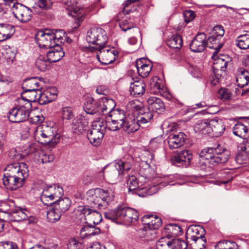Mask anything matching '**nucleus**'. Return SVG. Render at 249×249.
<instances>
[{"label": "nucleus", "mask_w": 249, "mask_h": 249, "mask_svg": "<svg viewBox=\"0 0 249 249\" xmlns=\"http://www.w3.org/2000/svg\"><path fill=\"white\" fill-rule=\"evenodd\" d=\"M106 31L101 28L94 27L89 30L87 34V42L95 46L90 48L91 51L98 50L96 57L99 61L104 65L113 62L118 57V53L114 48L109 49L105 45L107 41Z\"/></svg>", "instance_id": "f257e3e1"}, {"label": "nucleus", "mask_w": 249, "mask_h": 249, "mask_svg": "<svg viewBox=\"0 0 249 249\" xmlns=\"http://www.w3.org/2000/svg\"><path fill=\"white\" fill-rule=\"evenodd\" d=\"M28 166L24 163H14L8 165L3 174V185L8 189L16 190L23 185L24 181L28 177Z\"/></svg>", "instance_id": "f03ea898"}, {"label": "nucleus", "mask_w": 249, "mask_h": 249, "mask_svg": "<svg viewBox=\"0 0 249 249\" xmlns=\"http://www.w3.org/2000/svg\"><path fill=\"white\" fill-rule=\"evenodd\" d=\"M64 34L63 30L45 29L39 30L36 33L35 40L40 48L48 49L62 43Z\"/></svg>", "instance_id": "7ed1b4c3"}, {"label": "nucleus", "mask_w": 249, "mask_h": 249, "mask_svg": "<svg viewBox=\"0 0 249 249\" xmlns=\"http://www.w3.org/2000/svg\"><path fill=\"white\" fill-rule=\"evenodd\" d=\"M114 195L111 191L100 188L89 190L87 192V199L92 208L105 209L113 200Z\"/></svg>", "instance_id": "20e7f679"}, {"label": "nucleus", "mask_w": 249, "mask_h": 249, "mask_svg": "<svg viewBox=\"0 0 249 249\" xmlns=\"http://www.w3.org/2000/svg\"><path fill=\"white\" fill-rule=\"evenodd\" d=\"M33 133L35 141L43 145L54 146L59 142L60 136L55 135L53 127L46 124L34 127Z\"/></svg>", "instance_id": "39448f33"}, {"label": "nucleus", "mask_w": 249, "mask_h": 249, "mask_svg": "<svg viewBox=\"0 0 249 249\" xmlns=\"http://www.w3.org/2000/svg\"><path fill=\"white\" fill-rule=\"evenodd\" d=\"M107 128L103 120H99L92 122L91 129L87 133V137L91 144L98 146L101 142Z\"/></svg>", "instance_id": "423d86ee"}, {"label": "nucleus", "mask_w": 249, "mask_h": 249, "mask_svg": "<svg viewBox=\"0 0 249 249\" xmlns=\"http://www.w3.org/2000/svg\"><path fill=\"white\" fill-rule=\"evenodd\" d=\"M63 195V188L59 185L53 184L47 185L43 189L40 196L42 202L45 205H50L52 202L47 203L49 200L53 201L55 198H60Z\"/></svg>", "instance_id": "0eeeda50"}, {"label": "nucleus", "mask_w": 249, "mask_h": 249, "mask_svg": "<svg viewBox=\"0 0 249 249\" xmlns=\"http://www.w3.org/2000/svg\"><path fill=\"white\" fill-rule=\"evenodd\" d=\"M214 153L207 162L210 164V168L217 165L218 164H223L229 159L230 152L226 148H222L219 145L215 147Z\"/></svg>", "instance_id": "6e6552de"}, {"label": "nucleus", "mask_w": 249, "mask_h": 249, "mask_svg": "<svg viewBox=\"0 0 249 249\" xmlns=\"http://www.w3.org/2000/svg\"><path fill=\"white\" fill-rule=\"evenodd\" d=\"M12 12L14 17L23 23L31 20L33 17L31 9L20 3L13 4Z\"/></svg>", "instance_id": "1a4fd4ad"}, {"label": "nucleus", "mask_w": 249, "mask_h": 249, "mask_svg": "<svg viewBox=\"0 0 249 249\" xmlns=\"http://www.w3.org/2000/svg\"><path fill=\"white\" fill-rule=\"evenodd\" d=\"M127 183L128 185L129 193L136 194L142 197L150 196L152 194L148 188L140 187L137 178L134 176L129 177L127 180Z\"/></svg>", "instance_id": "9d476101"}, {"label": "nucleus", "mask_w": 249, "mask_h": 249, "mask_svg": "<svg viewBox=\"0 0 249 249\" xmlns=\"http://www.w3.org/2000/svg\"><path fill=\"white\" fill-rule=\"evenodd\" d=\"M119 220L126 223H132L139 217L138 212L130 207H119Z\"/></svg>", "instance_id": "9b49d317"}, {"label": "nucleus", "mask_w": 249, "mask_h": 249, "mask_svg": "<svg viewBox=\"0 0 249 249\" xmlns=\"http://www.w3.org/2000/svg\"><path fill=\"white\" fill-rule=\"evenodd\" d=\"M231 61V58L227 55H222L216 58L213 62V69L214 76L217 80L221 77V72H224L228 64Z\"/></svg>", "instance_id": "f8f14e48"}, {"label": "nucleus", "mask_w": 249, "mask_h": 249, "mask_svg": "<svg viewBox=\"0 0 249 249\" xmlns=\"http://www.w3.org/2000/svg\"><path fill=\"white\" fill-rule=\"evenodd\" d=\"M192 158V155L189 150H183L175 154L172 157L174 164L182 167H188Z\"/></svg>", "instance_id": "ddd939ff"}, {"label": "nucleus", "mask_w": 249, "mask_h": 249, "mask_svg": "<svg viewBox=\"0 0 249 249\" xmlns=\"http://www.w3.org/2000/svg\"><path fill=\"white\" fill-rule=\"evenodd\" d=\"M207 46V36L203 33H198L192 41L190 49L192 52L199 53L203 52Z\"/></svg>", "instance_id": "4468645a"}, {"label": "nucleus", "mask_w": 249, "mask_h": 249, "mask_svg": "<svg viewBox=\"0 0 249 249\" xmlns=\"http://www.w3.org/2000/svg\"><path fill=\"white\" fill-rule=\"evenodd\" d=\"M114 166L116 170H114L112 175L109 176L107 172L105 173L111 179L115 178L118 175L125 174L126 172L128 171L131 168V161H127L125 159L121 160L116 161Z\"/></svg>", "instance_id": "2eb2a0df"}, {"label": "nucleus", "mask_w": 249, "mask_h": 249, "mask_svg": "<svg viewBox=\"0 0 249 249\" xmlns=\"http://www.w3.org/2000/svg\"><path fill=\"white\" fill-rule=\"evenodd\" d=\"M185 139L186 135L183 133L171 134L167 139L170 149H173L180 147L183 145Z\"/></svg>", "instance_id": "dca6fc26"}, {"label": "nucleus", "mask_w": 249, "mask_h": 249, "mask_svg": "<svg viewBox=\"0 0 249 249\" xmlns=\"http://www.w3.org/2000/svg\"><path fill=\"white\" fill-rule=\"evenodd\" d=\"M47 52L46 56L52 63L60 60L64 56L65 53L60 44L51 47Z\"/></svg>", "instance_id": "f3484780"}, {"label": "nucleus", "mask_w": 249, "mask_h": 249, "mask_svg": "<svg viewBox=\"0 0 249 249\" xmlns=\"http://www.w3.org/2000/svg\"><path fill=\"white\" fill-rule=\"evenodd\" d=\"M29 110H10L8 118L10 122L19 123L27 119L31 115Z\"/></svg>", "instance_id": "a211bd4d"}, {"label": "nucleus", "mask_w": 249, "mask_h": 249, "mask_svg": "<svg viewBox=\"0 0 249 249\" xmlns=\"http://www.w3.org/2000/svg\"><path fill=\"white\" fill-rule=\"evenodd\" d=\"M15 210L11 214L7 215V221H20L26 220L28 218V210L26 208H22L16 206Z\"/></svg>", "instance_id": "6ab92c4d"}, {"label": "nucleus", "mask_w": 249, "mask_h": 249, "mask_svg": "<svg viewBox=\"0 0 249 249\" xmlns=\"http://www.w3.org/2000/svg\"><path fill=\"white\" fill-rule=\"evenodd\" d=\"M140 126L138 120H136L132 113H131L128 114L127 118L122 128L126 133L130 134L138 130Z\"/></svg>", "instance_id": "aec40b11"}, {"label": "nucleus", "mask_w": 249, "mask_h": 249, "mask_svg": "<svg viewBox=\"0 0 249 249\" xmlns=\"http://www.w3.org/2000/svg\"><path fill=\"white\" fill-rule=\"evenodd\" d=\"M136 66L138 72L142 77L148 76L153 67L150 61L146 62L143 58L137 60L136 62Z\"/></svg>", "instance_id": "412c9836"}, {"label": "nucleus", "mask_w": 249, "mask_h": 249, "mask_svg": "<svg viewBox=\"0 0 249 249\" xmlns=\"http://www.w3.org/2000/svg\"><path fill=\"white\" fill-rule=\"evenodd\" d=\"M211 134L215 137L221 136L225 130V126L221 119H214L209 122Z\"/></svg>", "instance_id": "4be33fe9"}, {"label": "nucleus", "mask_w": 249, "mask_h": 249, "mask_svg": "<svg viewBox=\"0 0 249 249\" xmlns=\"http://www.w3.org/2000/svg\"><path fill=\"white\" fill-rule=\"evenodd\" d=\"M142 221L145 222L144 224L150 230L158 229L162 223L161 219L156 215H144L142 218Z\"/></svg>", "instance_id": "5701e85b"}, {"label": "nucleus", "mask_w": 249, "mask_h": 249, "mask_svg": "<svg viewBox=\"0 0 249 249\" xmlns=\"http://www.w3.org/2000/svg\"><path fill=\"white\" fill-rule=\"evenodd\" d=\"M236 81L239 87L243 88L249 82V72L244 68H239L236 73Z\"/></svg>", "instance_id": "b1692460"}, {"label": "nucleus", "mask_w": 249, "mask_h": 249, "mask_svg": "<svg viewBox=\"0 0 249 249\" xmlns=\"http://www.w3.org/2000/svg\"><path fill=\"white\" fill-rule=\"evenodd\" d=\"M128 114L130 113L124 110H110L107 114V116L112 119L113 122H117L118 124L123 122L124 124L127 118Z\"/></svg>", "instance_id": "393cba45"}, {"label": "nucleus", "mask_w": 249, "mask_h": 249, "mask_svg": "<svg viewBox=\"0 0 249 249\" xmlns=\"http://www.w3.org/2000/svg\"><path fill=\"white\" fill-rule=\"evenodd\" d=\"M14 27L9 24H0V42L9 38L15 33Z\"/></svg>", "instance_id": "a878e982"}, {"label": "nucleus", "mask_w": 249, "mask_h": 249, "mask_svg": "<svg viewBox=\"0 0 249 249\" xmlns=\"http://www.w3.org/2000/svg\"><path fill=\"white\" fill-rule=\"evenodd\" d=\"M88 125V123L83 118L76 117L72 122V130L74 133L79 134L85 131Z\"/></svg>", "instance_id": "bb28decb"}, {"label": "nucleus", "mask_w": 249, "mask_h": 249, "mask_svg": "<svg viewBox=\"0 0 249 249\" xmlns=\"http://www.w3.org/2000/svg\"><path fill=\"white\" fill-rule=\"evenodd\" d=\"M145 85L142 80L131 83L130 92L131 95L136 96L143 94L145 92Z\"/></svg>", "instance_id": "cd10ccee"}, {"label": "nucleus", "mask_w": 249, "mask_h": 249, "mask_svg": "<svg viewBox=\"0 0 249 249\" xmlns=\"http://www.w3.org/2000/svg\"><path fill=\"white\" fill-rule=\"evenodd\" d=\"M204 229L201 227L190 226L186 231V239L187 240H195L196 238L199 237L201 234H204Z\"/></svg>", "instance_id": "c85d7f7f"}, {"label": "nucleus", "mask_w": 249, "mask_h": 249, "mask_svg": "<svg viewBox=\"0 0 249 249\" xmlns=\"http://www.w3.org/2000/svg\"><path fill=\"white\" fill-rule=\"evenodd\" d=\"M51 62L47 57L40 55L37 57L35 61L36 67L41 71H45L51 68Z\"/></svg>", "instance_id": "c756f323"}, {"label": "nucleus", "mask_w": 249, "mask_h": 249, "mask_svg": "<svg viewBox=\"0 0 249 249\" xmlns=\"http://www.w3.org/2000/svg\"><path fill=\"white\" fill-rule=\"evenodd\" d=\"M232 130L233 134L240 138L245 139L249 137V128L241 123L236 124Z\"/></svg>", "instance_id": "7c9ffc66"}, {"label": "nucleus", "mask_w": 249, "mask_h": 249, "mask_svg": "<svg viewBox=\"0 0 249 249\" xmlns=\"http://www.w3.org/2000/svg\"><path fill=\"white\" fill-rule=\"evenodd\" d=\"M194 130L196 132L201 133L203 135L211 134V129L209 122L205 120H200L194 126Z\"/></svg>", "instance_id": "2f4dec72"}, {"label": "nucleus", "mask_w": 249, "mask_h": 249, "mask_svg": "<svg viewBox=\"0 0 249 249\" xmlns=\"http://www.w3.org/2000/svg\"><path fill=\"white\" fill-rule=\"evenodd\" d=\"M15 207V202L13 200L3 203L0 209V217H2V215L4 214L3 220L7 221V215L11 214L13 211H15L14 209Z\"/></svg>", "instance_id": "473e14b6"}, {"label": "nucleus", "mask_w": 249, "mask_h": 249, "mask_svg": "<svg viewBox=\"0 0 249 249\" xmlns=\"http://www.w3.org/2000/svg\"><path fill=\"white\" fill-rule=\"evenodd\" d=\"M71 200L68 197H64L55 201L54 203V206L56 207V210H59L62 213L68 211L71 205Z\"/></svg>", "instance_id": "72a5a7b5"}, {"label": "nucleus", "mask_w": 249, "mask_h": 249, "mask_svg": "<svg viewBox=\"0 0 249 249\" xmlns=\"http://www.w3.org/2000/svg\"><path fill=\"white\" fill-rule=\"evenodd\" d=\"M235 44L240 49H249V32L238 36L235 40Z\"/></svg>", "instance_id": "f704fd0d"}, {"label": "nucleus", "mask_w": 249, "mask_h": 249, "mask_svg": "<svg viewBox=\"0 0 249 249\" xmlns=\"http://www.w3.org/2000/svg\"><path fill=\"white\" fill-rule=\"evenodd\" d=\"M100 231V229L98 228H95L91 225H86L81 229L80 234L82 237H88L97 235Z\"/></svg>", "instance_id": "c9c22d12"}, {"label": "nucleus", "mask_w": 249, "mask_h": 249, "mask_svg": "<svg viewBox=\"0 0 249 249\" xmlns=\"http://www.w3.org/2000/svg\"><path fill=\"white\" fill-rule=\"evenodd\" d=\"M224 44V42L221 39L210 36L207 40V45L211 49L215 50L218 52Z\"/></svg>", "instance_id": "e433bc0d"}, {"label": "nucleus", "mask_w": 249, "mask_h": 249, "mask_svg": "<svg viewBox=\"0 0 249 249\" xmlns=\"http://www.w3.org/2000/svg\"><path fill=\"white\" fill-rule=\"evenodd\" d=\"M182 39L178 34L172 35L167 41V45L171 48L180 49L182 46Z\"/></svg>", "instance_id": "4c0bfd02"}, {"label": "nucleus", "mask_w": 249, "mask_h": 249, "mask_svg": "<svg viewBox=\"0 0 249 249\" xmlns=\"http://www.w3.org/2000/svg\"><path fill=\"white\" fill-rule=\"evenodd\" d=\"M192 241V243H191L192 249H203L205 248L206 243L204 234H201L199 237L196 238L195 240H188V241Z\"/></svg>", "instance_id": "58836bf2"}, {"label": "nucleus", "mask_w": 249, "mask_h": 249, "mask_svg": "<svg viewBox=\"0 0 249 249\" xmlns=\"http://www.w3.org/2000/svg\"><path fill=\"white\" fill-rule=\"evenodd\" d=\"M157 249H173L172 245V239L168 237L160 239L156 243Z\"/></svg>", "instance_id": "ea45409f"}, {"label": "nucleus", "mask_w": 249, "mask_h": 249, "mask_svg": "<svg viewBox=\"0 0 249 249\" xmlns=\"http://www.w3.org/2000/svg\"><path fill=\"white\" fill-rule=\"evenodd\" d=\"M62 213L59 210H56V207L54 206L53 209L50 210L47 214V218L50 222H55L59 220Z\"/></svg>", "instance_id": "a19ab883"}, {"label": "nucleus", "mask_w": 249, "mask_h": 249, "mask_svg": "<svg viewBox=\"0 0 249 249\" xmlns=\"http://www.w3.org/2000/svg\"><path fill=\"white\" fill-rule=\"evenodd\" d=\"M149 107L148 109H165L163 102L156 97H151L148 100Z\"/></svg>", "instance_id": "79ce46f5"}, {"label": "nucleus", "mask_w": 249, "mask_h": 249, "mask_svg": "<svg viewBox=\"0 0 249 249\" xmlns=\"http://www.w3.org/2000/svg\"><path fill=\"white\" fill-rule=\"evenodd\" d=\"M22 95L23 96L24 99H26L27 103H26L27 105L32 106L31 102H33L34 103H36L35 102L36 99H37L38 96V93H37V91H25V89H24L23 92L21 93Z\"/></svg>", "instance_id": "37998d69"}, {"label": "nucleus", "mask_w": 249, "mask_h": 249, "mask_svg": "<svg viewBox=\"0 0 249 249\" xmlns=\"http://www.w3.org/2000/svg\"><path fill=\"white\" fill-rule=\"evenodd\" d=\"M94 209L89 208V206H79L76 208V213L78 215H82V217L88 219L89 216L91 214Z\"/></svg>", "instance_id": "c03bdc74"}, {"label": "nucleus", "mask_w": 249, "mask_h": 249, "mask_svg": "<svg viewBox=\"0 0 249 249\" xmlns=\"http://www.w3.org/2000/svg\"><path fill=\"white\" fill-rule=\"evenodd\" d=\"M165 230L168 233L175 236H178L182 233V228L177 224H170L166 226Z\"/></svg>", "instance_id": "a18cd8bd"}, {"label": "nucleus", "mask_w": 249, "mask_h": 249, "mask_svg": "<svg viewBox=\"0 0 249 249\" xmlns=\"http://www.w3.org/2000/svg\"><path fill=\"white\" fill-rule=\"evenodd\" d=\"M235 160L237 163L243 164L247 162L249 160V153L239 149Z\"/></svg>", "instance_id": "49530a36"}, {"label": "nucleus", "mask_w": 249, "mask_h": 249, "mask_svg": "<svg viewBox=\"0 0 249 249\" xmlns=\"http://www.w3.org/2000/svg\"><path fill=\"white\" fill-rule=\"evenodd\" d=\"M154 87L155 89H158V92L165 99L169 100L171 98V95L167 91V89L164 87L163 85H161L157 82L154 84Z\"/></svg>", "instance_id": "de8ad7c7"}, {"label": "nucleus", "mask_w": 249, "mask_h": 249, "mask_svg": "<svg viewBox=\"0 0 249 249\" xmlns=\"http://www.w3.org/2000/svg\"><path fill=\"white\" fill-rule=\"evenodd\" d=\"M35 87L36 89V90L37 92H38V96H39V100H38V103L40 105H44L48 103H49L51 102V100L48 99L47 98V95L46 93H41V91L39 89V83L37 82L36 79L35 78Z\"/></svg>", "instance_id": "09e8293b"}, {"label": "nucleus", "mask_w": 249, "mask_h": 249, "mask_svg": "<svg viewBox=\"0 0 249 249\" xmlns=\"http://www.w3.org/2000/svg\"><path fill=\"white\" fill-rule=\"evenodd\" d=\"M26 99H24L23 96L21 94V97L18 98L16 101L15 103V107L12 109H22L23 108L26 109H30L32 107L31 105H27Z\"/></svg>", "instance_id": "8fccbe9b"}, {"label": "nucleus", "mask_w": 249, "mask_h": 249, "mask_svg": "<svg viewBox=\"0 0 249 249\" xmlns=\"http://www.w3.org/2000/svg\"><path fill=\"white\" fill-rule=\"evenodd\" d=\"M119 208L113 210H108L104 213L105 217L106 219L110 220L114 222L119 221Z\"/></svg>", "instance_id": "3c124183"}, {"label": "nucleus", "mask_w": 249, "mask_h": 249, "mask_svg": "<svg viewBox=\"0 0 249 249\" xmlns=\"http://www.w3.org/2000/svg\"><path fill=\"white\" fill-rule=\"evenodd\" d=\"M106 119L107 121L105 123L107 124V127L109 130L117 131L121 128H122L124 124L123 122L120 124H118L117 122H113V119L108 118V116L106 117Z\"/></svg>", "instance_id": "603ef678"}, {"label": "nucleus", "mask_w": 249, "mask_h": 249, "mask_svg": "<svg viewBox=\"0 0 249 249\" xmlns=\"http://www.w3.org/2000/svg\"><path fill=\"white\" fill-rule=\"evenodd\" d=\"M219 249H238V246L236 243L231 241H222L218 243Z\"/></svg>", "instance_id": "864d4df0"}, {"label": "nucleus", "mask_w": 249, "mask_h": 249, "mask_svg": "<svg viewBox=\"0 0 249 249\" xmlns=\"http://www.w3.org/2000/svg\"><path fill=\"white\" fill-rule=\"evenodd\" d=\"M215 149V147H207L202 149L199 153V156L201 158L205 159L206 162L210 159L212 154Z\"/></svg>", "instance_id": "5fc2aeb1"}, {"label": "nucleus", "mask_w": 249, "mask_h": 249, "mask_svg": "<svg viewBox=\"0 0 249 249\" xmlns=\"http://www.w3.org/2000/svg\"><path fill=\"white\" fill-rule=\"evenodd\" d=\"M88 219L94 225H97L102 220V217L101 214L99 212H97L95 209H94L93 212L91 213Z\"/></svg>", "instance_id": "6e6d98bb"}, {"label": "nucleus", "mask_w": 249, "mask_h": 249, "mask_svg": "<svg viewBox=\"0 0 249 249\" xmlns=\"http://www.w3.org/2000/svg\"><path fill=\"white\" fill-rule=\"evenodd\" d=\"M35 78H31L24 81L23 83V89L25 91H37L35 87Z\"/></svg>", "instance_id": "4d7b16f0"}, {"label": "nucleus", "mask_w": 249, "mask_h": 249, "mask_svg": "<svg viewBox=\"0 0 249 249\" xmlns=\"http://www.w3.org/2000/svg\"><path fill=\"white\" fill-rule=\"evenodd\" d=\"M70 15L76 18L78 21H82L83 20L84 10L83 9L73 8L70 10Z\"/></svg>", "instance_id": "13d9d810"}, {"label": "nucleus", "mask_w": 249, "mask_h": 249, "mask_svg": "<svg viewBox=\"0 0 249 249\" xmlns=\"http://www.w3.org/2000/svg\"><path fill=\"white\" fill-rule=\"evenodd\" d=\"M224 33L225 31L223 28L221 26L216 25L213 28L210 36L222 39Z\"/></svg>", "instance_id": "bf43d9fd"}, {"label": "nucleus", "mask_w": 249, "mask_h": 249, "mask_svg": "<svg viewBox=\"0 0 249 249\" xmlns=\"http://www.w3.org/2000/svg\"><path fill=\"white\" fill-rule=\"evenodd\" d=\"M173 249H187V245L183 240L179 239L172 240Z\"/></svg>", "instance_id": "052dcab7"}, {"label": "nucleus", "mask_w": 249, "mask_h": 249, "mask_svg": "<svg viewBox=\"0 0 249 249\" xmlns=\"http://www.w3.org/2000/svg\"><path fill=\"white\" fill-rule=\"evenodd\" d=\"M54 159V156L53 154L42 153L39 156L38 161L42 164L52 162Z\"/></svg>", "instance_id": "680f3d73"}, {"label": "nucleus", "mask_w": 249, "mask_h": 249, "mask_svg": "<svg viewBox=\"0 0 249 249\" xmlns=\"http://www.w3.org/2000/svg\"><path fill=\"white\" fill-rule=\"evenodd\" d=\"M103 108L102 109H114L116 103L112 99L105 98L102 100Z\"/></svg>", "instance_id": "e2e57ef3"}, {"label": "nucleus", "mask_w": 249, "mask_h": 249, "mask_svg": "<svg viewBox=\"0 0 249 249\" xmlns=\"http://www.w3.org/2000/svg\"><path fill=\"white\" fill-rule=\"evenodd\" d=\"M120 27L123 31H126L135 27L136 24L132 21H129L127 20H124L120 23Z\"/></svg>", "instance_id": "0e129e2a"}, {"label": "nucleus", "mask_w": 249, "mask_h": 249, "mask_svg": "<svg viewBox=\"0 0 249 249\" xmlns=\"http://www.w3.org/2000/svg\"><path fill=\"white\" fill-rule=\"evenodd\" d=\"M53 2L51 0L47 1L46 0H36V3L37 5L43 10H48L52 7Z\"/></svg>", "instance_id": "69168bd1"}, {"label": "nucleus", "mask_w": 249, "mask_h": 249, "mask_svg": "<svg viewBox=\"0 0 249 249\" xmlns=\"http://www.w3.org/2000/svg\"><path fill=\"white\" fill-rule=\"evenodd\" d=\"M68 249H84L83 244L75 239H71L68 244Z\"/></svg>", "instance_id": "338daca9"}, {"label": "nucleus", "mask_w": 249, "mask_h": 249, "mask_svg": "<svg viewBox=\"0 0 249 249\" xmlns=\"http://www.w3.org/2000/svg\"><path fill=\"white\" fill-rule=\"evenodd\" d=\"M218 94L221 99L224 101L230 99L231 96V93L230 91L225 88H221L218 90Z\"/></svg>", "instance_id": "774afa93"}]
</instances>
